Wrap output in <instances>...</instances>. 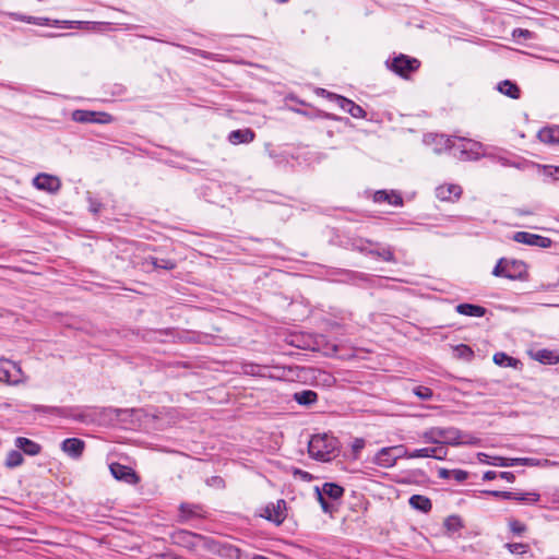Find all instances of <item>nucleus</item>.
<instances>
[{"label":"nucleus","instance_id":"nucleus-1","mask_svg":"<svg viewBox=\"0 0 559 559\" xmlns=\"http://www.w3.org/2000/svg\"><path fill=\"white\" fill-rule=\"evenodd\" d=\"M421 438L426 443L432 444H475L478 439L472 435L465 433L454 427H431L421 433Z\"/></svg>","mask_w":559,"mask_h":559},{"label":"nucleus","instance_id":"nucleus-2","mask_svg":"<svg viewBox=\"0 0 559 559\" xmlns=\"http://www.w3.org/2000/svg\"><path fill=\"white\" fill-rule=\"evenodd\" d=\"M337 445L338 441L333 436L314 435L308 443V452L316 460L330 461L336 455Z\"/></svg>","mask_w":559,"mask_h":559},{"label":"nucleus","instance_id":"nucleus-3","mask_svg":"<svg viewBox=\"0 0 559 559\" xmlns=\"http://www.w3.org/2000/svg\"><path fill=\"white\" fill-rule=\"evenodd\" d=\"M527 267L523 261L507 260L501 258L492 270V275L509 280H523L526 277Z\"/></svg>","mask_w":559,"mask_h":559},{"label":"nucleus","instance_id":"nucleus-4","mask_svg":"<svg viewBox=\"0 0 559 559\" xmlns=\"http://www.w3.org/2000/svg\"><path fill=\"white\" fill-rule=\"evenodd\" d=\"M24 380L25 376L16 362L10 359H0V382L19 384Z\"/></svg>","mask_w":559,"mask_h":559},{"label":"nucleus","instance_id":"nucleus-5","mask_svg":"<svg viewBox=\"0 0 559 559\" xmlns=\"http://www.w3.org/2000/svg\"><path fill=\"white\" fill-rule=\"evenodd\" d=\"M420 66V61L406 55H399L393 58L390 69L402 78H407L409 73L415 72Z\"/></svg>","mask_w":559,"mask_h":559},{"label":"nucleus","instance_id":"nucleus-6","mask_svg":"<svg viewBox=\"0 0 559 559\" xmlns=\"http://www.w3.org/2000/svg\"><path fill=\"white\" fill-rule=\"evenodd\" d=\"M404 445L382 448L374 457V463L381 467H392L397 459L404 455Z\"/></svg>","mask_w":559,"mask_h":559},{"label":"nucleus","instance_id":"nucleus-7","mask_svg":"<svg viewBox=\"0 0 559 559\" xmlns=\"http://www.w3.org/2000/svg\"><path fill=\"white\" fill-rule=\"evenodd\" d=\"M512 239L519 243H524L527 246H534L539 248H549L552 243L550 238L536 234H531L527 231H516L513 235Z\"/></svg>","mask_w":559,"mask_h":559},{"label":"nucleus","instance_id":"nucleus-8","mask_svg":"<svg viewBox=\"0 0 559 559\" xmlns=\"http://www.w3.org/2000/svg\"><path fill=\"white\" fill-rule=\"evenodd\" d=\"M73 120L82 123H108L111 121V116L107 112H97L90 110H75L72 115Z\"/></svg>","mask_w":559,"mask_h":559},{"label":"nucleus","instance_id":"nucleus-9","mask_svg":"<svg viewBox=\"0 0 559 559\" xmlns=\"http://www.w3.org/2000/svg\"><path fill=\"white\" fill-rule=\"evenodd\" d=\"M109 469L111 475L117 480H121L130 485H135L140 480V477L131 467L122 465L120 463L110 464Z\"/></svg>","mask_w":559,"mask_h":559},{"label":"nucleus","instance_id":"nucleus-10","mask_svg":"<svg viewBox=\"0 0 559 559\" xmlns=\"http://www.w3.org/2000/svg\"><path fill=\"white\" fill-rule=\"evenodd\" d=\"M286 501L280 499L276 503H270L265 507L263 516L275 523L276 525H281L286 518Z\"/></svg>","mask_w":559,"mask_h":559},{"label":"nucleus","instance_id":"nucleus-11","mask_svg":"<svg viewBox=\"0 0 559 559\" xmlns=\"http://www.w3.org/2000/svg\"><path fill=\"white\" fill-rule=\"evenodd\" d=\"M407 459H419V457H433L436 460H443L447 456V450L442 447L435 448H423L408 451L404 447V454Z\"/></svg>","mask_w":559,"mask_h":559},{"label":"nucleus","instance_id":"nucleus-12","mask_svg":"<svg viewBox=\"0 0 559 559\" xmlns=\"http://www.w3.org/2000/svg\"><path fill=\"white\" fill-rule=\"evenodd\" d=\"M33 185L38 190L47 191L50 193L57 192L61 187L59 178L48 174L37 175L33 180Z\"/></svg>","mask_w":559,"mask_h":559},{"label":"nucleus","instance_id":"nucleus-13","mask_svg":"<svg viewBox=\"0 0 559 559\" xmlns=\"http://www.w3.org/2000/svg\"><path fill=\"white\" fill-rule=\"evenodd\" d=\"M461 194L462 188L454 183L442 185L436 189V197L440 201L454 202L460 199Z\"/></svg>","mask_w":559,"mask_h":559},{"label":"nucleus","instance_id":"nucleus-14","mask_svg":"<svg viewBox=\"0 0 559 559\" xmlns=\"http://www.w3.org/2000/svg\"><path fill=\"white\" fill-rule=\"evenodd\" d=\"M490 465L495 466H516V465H527V466H535L538 465V460L533 457H502V456H492V462H489Z\"/></svg>","mask_w":559,"mask_h":559},{"label":"nucleus","instance_id":"nucleus-15","mask_svg":"<svg viewBox=\"0 0 559 559\" xmlns=\"http://www.w3.org/2000/svg\"><path fill=\"white\" fill-rule=\"evenodd\" d=\"M204 510L200 504L181 503L179 507L178 522L186 523L191 519L203 518Z\"/></svg>","mask_w":559,"mask_h":559},{"label":"nucleus","instance_id":"nucleus-16","mask_svg":"<svg viewBox=\"0 0 559 559\" xmlns=\"http://www.w3.org/2000/svg\"><path fill=\"white\" fill-rule=\"evenodd\" d=\"M242 372L252 377H262V378H282L284 374H275L270 372V368L264 365H258L252 362H247L241 366Z\"/></svg>","mask_w":559,"mask_h":559},{"label":"nucleus","instance_id":"nucleus-17","mask_svg":"<svg viewBox=\"0 0 559 559\" xmlns=\"http://www.w3.org/2000/svg\"><path fill=\"white\" fill-rule=\"evenodd\" d=\"M84 448V441L78 438H68L63 440L61 443L62 451L73 459L80 457L83 453Z\"/></svg>","mask_w":559,"mask_h":559},{"label":"nucleus","instance_id":"nucleus-18","mask_svg":"<svg viewBox=\"0 0 559 559\" xmlns=\"http://www.w3.org/2000/svg\"><path fill=\"white\" fill-rule=\"evenodd\" d=\"M254 131L249 128H246L231 131L228 135V141L234 145H238L242 143H250L254 140Z\"/></svg>","mask_w":559,"mask_h":559},{"label":"nucleus","instance_id":"nucleus-19","mask_svg":"<svg viewBox=\"0 0 559 559\" xmlns=\"http://www.w3.org/2000/svg\"><path fill=\"white\" fill-rule=\"evenodd\" d=\"M15 447L27 455H37L41 450L38 443L25 437H17Z\"/></svg>","mask_w":559,"mask_h":559},{"label":"nucleus","instance_id":"nucleus-20","mask_svg":"<svg viewBox=\"0 0 559 559\" xmlns=\"http://www.w3.org/2000/svg\"><path fill=\"white\" fill-rule=\"evenodd\" d=\"M537 138L547 144H559V126L543 128L538 131Z\"/></svg>","mask_w":559,"mask_h":559},{"label":"nucleus","instance_id":"nucleus-21","mask_svg":"<svg viewBox=\"0 0 559 559\" xmlns=\"http://www.w3.org/2000/svg\"><path fill=\"white\" fill-rule=\"evenodd\" d=\"M373 200L379 203L386 202L392 205H402L403 203L402 197L399 193L394 191L388 192L385 190L377 191L373 195Z\"/></svg>","mask_w":559,"mask_h":559},{"label":"nucleus","instance_id":"nucleus-22","mask_svg":"<svg viewBox=\"0 0 559 559\" xmlns=\"http://www.w3.org/2000/svg\"><path fill=\"white\" fill-rule=\"evenodd\" d=\"M456 312L468 317H483L486 313V308L473 304H460L455 308Z\"/></svg>","mask_w":559,"mask_h":559},{"label":"nucleus","instance_id":"nucleus-23","mask_svg":"<svg viewBox=\"0 0 559 559\" xmlns=\"http://www.w3.org/2000/svg\"><path fill=\"white\" fill-rule=\"evenodd\" d=\"M376 246L374 249L368 251L369 255L378 257L386 262H395L394 252L391 247H384L380 243H373Z\"/></svg>","mask_w":559,"mask_h":559},{"label":"nucleus","instance_id":"nucleus-24","mask_svg":"<svg viewBox=\"0 0 559 559\" xmlns=\"http://www.w3.org/2000/svg\"><path fill=\"white\" fill-rule=\"evenodd\" d=\"M294 400L304 406H311L318 400V394L312 390H304L294 394Z\"/></svg>","mask_w":559,"mask_h":559},{"label":"nucleus","instance_id":"nucleus-25","mask_svg":"<svg viewBox=\"0 0 559 559\" xmlns=\"http://www.w3.org/2000/svg\"><path fill=\"white\" fill-rule=\"evenodd\" d=\"M320 492H322V496L324 497H329L332 500H337L343 496L344 489L337 484L325 483L320 489Z\"/></svg>","mask_w":559,"mask_h":559},{"label":"nucleus","instance_id":"nucleus-26","mask_svg":"<svg viewBox=\"0 0 559 559\" xmlns=\"http://www.w3.org/2000/svg\"><path fill=\"white\" fill-rule=\"evenodd\" d=\"M498 91L500 93H502L503 95H507L513 99L520 98L521 92H520L519 86L509 80H504V81L500 82L498 84Z\"/></svg>","mask_w":559,"mask_h":559},{"label":"nucleus","instance_id":"nucleus-27","mask_svg":"<svg viewBox=\"0 0 559 559\" xmlns=\"http://www.w3.org/2000/svg\"><path fill=\"white\" fill-rule=\"evenodd\" d=\"M409 504L412 508L423 512H429L432 508L430 499L420 495L412 496L409 498Z\"/></svg>","mask_w":559,"mask_h":559},{"label":"nucleus","instance_id":"nucleus-28","mask_svg":"<svg viewBox=\"0 0 559 559\" xmlns=\"http://www.w3.org/2000/svg\"><path fill=\"white\" fill-rule=\"evenodd\" d=\"M535 359L542 364L554 365L559 361L558 355H556L552 350L549 349H540L536 352Z\"/></svg>","mask_w":559,"mask_h":559},{"label":"nucleus","instance_id":"nucleus-29","mask_svg":"<svg viewBox=\"0 0 559 559\" xmlns=\"http://www.w3.org/2000/svg\"><path fill=\"white\" fill-rule=\"evenodd\" d=\"M493 362L501 367H514L516 368L520 362L518 359L507 355L506 353H496L493 355Z\"/></svg>","mask_w":559,"mask_h":559},{"label":"nucleus","instance_id":"nucleus-30","mask_svg":"<svg viewBox=\"0 0 559 559\" xmlns=\"http://www.w3.org/2000/svg\"><path fill=\"white\" fill-rule=\"evenodd\" d=\"M454 353L457 358L464 359L466 361L472 360L474 357V352L468 345L460 344L454 347Z\"/></svg>","mask_w":559,"mask_h":559},{"label":"nucleus","instance_id":"nucleus-31","mask_svg":"<svg viewBox=\"0 0 559 559\" xmlns=\"http://www.w3.org/2000/svg\"><path fill=\"white\" fill-rule=\"evenodd\" d=\"M540 496L537 492H513L511 499L521 502L535 503L539 500Z\"/></svg>","mask_w":559,"mask_h":559},{"label":"nucleus","instance_id":"nucleus-32","mask_svg":"<svg viewBox=\"0 0 559 559\" xmlns=\"http://www.w3.org/2000/svg\"><path fill=\"white\" fill-rule=\"evenodd\" d=\"M23 461H24V459H23L22 453L17 450H12L8 453V456L5 460V465L11 468L17 467L23 463Z\"/></svg>","mask_w":559,"mask_h":559},{"label":"nucleus","instance_id":"nucleus-33","mask_svg":"<svg viewBox=\"0 0 559 559\" xmlns=\"http://www.w3.org/2000/svg\"><path fill=\"white\" fill-rule=\"evenodd\" d=\"M350 245L354 250H357L361 253L368 254V251L371 250L369 247L372 245V241L362 239V238H358V239H353Z\"/></svg>","mask_w":559,"mask_h":559},{"label":"nucleus","instance_id":"nucleus-34","mask_svg":"<svg viewBox=\"0 0 559 559\" xmlns=\"http://www.w3.org/2000/svg\"><path fill=\"white\" fill-rule=\"evenodd\" d=\"M462 526V520L457 515L448 516L444 521V527L449 532H457Z\"/></svg>","mask_w":559,"mask_h":559},{"label":"nucleus","instance_id":"nucleus-35","mask_svg":"<svg viewBox=\"0 0 559 559\" xmlns=\"http://www.w3.org/2000/svg\"><path fill=\"white\" fill-rule=\"evenodd\" d=\"M150 261L155 269L173 270L176 265L174 261L168 259L150 258Z\"/></svg>","mask_w":559,"mask_h":559},{"label":"nucleus","instance_id":"nucleus-36","mask_svg":"<svg viewBox=\"0 0 559 559\" xmlns=\"http://www.w3.org/2000/svg\"><path fill=\"white\" fill-rule=\"evenodd\" d=\"M329 97L332 98L333 100H335V103L345 111V112H348V110L350 109V105L354 104L353 100L350 99H347L341 95H336V94H332V93H329Z\"/></svg>","mask_w":559,"mask_h":559},{"label":"nucleus","instance_id":"nucleus-37","mask_svg":"<svg viewBox=\"0 0 559 559\" xmlns=\"http://www.w3.org/2000/svg\"><path fill=\"white\" fill-rule=\"evenodd\" d=\"M316 493L323 512L332 514L335 511V507L326 501L325 497L322 496V492H320L319 487H316Z\"/></svg>","mask_w":559,"mask_h":559},{"label":"nucleus","instance_id":"nucleus-38","mask_svg":"<svg viewBox=\"0 0 559 559\" xmlns=\"http://www.w3.org/2000/svg\"><path fill=\"white\" fill-rule=\"evenodd\" d=\"M509 527L513 534L519 535V536L522 535L523 533H525L527 530V527L524 523H522L515 519H511L509 521Z\"/></svg>","mask_w":559,"mask_h":559},{"label":"nucleus","instance_id":"nucleus-39","mask_svg":"<svg viewBox=\"0 0 559 559\" xmlns=\"http://www.w3.org/2000/svg\"><path fill=\"white\" fill-rule=\"evenodd\" d=\"M414 394L424 401H428L433 396L432 390L428 386H423V385L415 388Z\"/></svg>","mask_w":559,"mask_h":559},{"label":"nucleus","instance_id":"nucleus-40","mask_svg":"<svg viewBox=\"0 0 559 559\" xmlns=\"http://www.w3.org/2000/svg\"><path fill=\"white\" fill-rule=\"evenodd\" d=\"M88 210L93 214H98L102 211L103 204L100 201L95 199L91 193H87Z\"/></svg>","mask_w":559,"mask_h":559},{"label":"nucleus","instance_id":"nucleus-41","mask_svg":"<svg viewBox=\"0 0 559 559\" xmlns=\"http://www.w3.org/2000/svg\"><path fill=\"white\" fill-rule=\"evenodd\" d=\"M194 535H192L190 532L181 530V531L176 532L173 535V538H174L175 543H177V544H185V543H188V539H190Z\"/></svg>","mask_w":559,"mask_h":559},{"label":"nucleus","instance_id":"nucleus-42","mask_svg":"<svg viewBox=\"0 0 559 559\" xmlns=\"http://www.w3.org/2000/svg\"><path fill=\"white\" fill-rule=\"evenodd\" d=\"M348 114L354 118H365L366 116V111L362 109V107L355 103L350 105Z\"/></svg>","mask_w":559,"mask_h":559},{"label":"nucleus","instance_id":"nucleus-43","mask_svg":"<svg viewBox=\"0 0 559 559\" xmlns=\"http://www.w3.org/2000/svg\"><path fill=\"white\" fill-rule=\"evenodd\" d=\"M484 493L501 499H511L513 497V492L511 491L485 490Z\"/></svg>","mask_w":559,"mask_h":559},{"label":"nucleus","instance_id":"nucleus-44","mask_svg":"<svg viewBox=\"0 0 559 559\" xmlns=\"http://www.w3.org/2000/svg\"><path fill=\"white\" fill-rule=\"evenodd\" d=\"M508 548L512 554H525L528 546L522 543L508 544Z\"/></svg>","mask_w":559,"mask_h":559},{"label":"nucleus","instance_id":"nucleus-45","mask_svg":"<svg viewBox=\"0 0 559 559\" xmlns=\"http://www.w3.org/2000/svg\"><path fill=\"white\" fill-rule=\"evenodd\" d=\"M452 477L451 479H454L457 483H462L467 479L468 473L463 469H452L451 471Z\"/></svg>","mask_w":559,"mask_h":559},{"label":"nucleus","instance_id":"nucleus-46","mask_svg":"<svg viewBox=\"0 0 559 559\" xmlns=\"http://www.w3.org/2000/svg\"><path fill=\"white\" fill-rule=\"evenodd\" d=\"M512 36L522 37L524 39H532L534 37V33L525 28H515L512 33Z\"/></svg>","mask_w":559,"mask_h":559},{"label":"nucleus","instance_id":"nucleus-47","mask_svg":"<svg viewBox=\"0 0 559 559\" xmlns=\"http://www.w3.org/2000/svg\"><path fill=\"white\" fill-rule=\"evenodd\" d=\"M364 447H365V440L364 439L356 438L353 441L352 449H353V452H354L355 456L358 455V453L364 449Z\"/></svg>","mask_w":559,"mask_h":559},{"label":"nucleus","instance_id":"nucleus-48","mask_svg":"<svg viewBox=\"0 0 559 559\" xmlns=\"http://www.w3.org/2000/svg\"><path fill=\"white\" fill-rule=\"evenodd\" d=\"M451 471L452 469H447V468L441 467L438 469V475L442 479H451V477H452Z\"/></svg>","mask_w":559,"mask_h":559},{"label":"nucleus","instance_id":"nucleus-49","mask_svg":"<svg viewBox=\"0 0 559 559\" xmlns=\"http://www.w3.org/2000/svg\"><path fill=\"white\" fill-rule=\"evenodd\" d=\"M498 476L501 477L502 479H506L509 483H513L515 479L514 474L511 472H501L500 474H498Z\"/></svg>","mask_w":559,"mask_h":559},{"label":"nucleus","instance_id":"nucleus-50","mask_svg":"<svg viewBox=\"0 0 559 559\" xmlns=\"http://www.w3.org/2000/svg\"><path fill=\"white\" fill-rule=\"evenodd\" d=\"M498 476L497 472L495 471H487L483 475L484 480H492Z\"/></svg>","mask_w":559,"mask_h":559},{"label":"nucleus","instance_id":"nucleus-51","mask_svg":"<svg viewBox=\"0 0 559 559\" xmlns=\"http://www.w3.org/2000/svg\"><path fill=\"white\" fill-rule=\"evenodd\" d=\"M440 143L444 144L447 148L452 147V140L450 138H444L443 135L440 136Z\"/></svg>","mask_w":559,"mask_h":559},{"label":"nucleus","instance_id":"nucleus-52","mask_svg":"<svg viewBox=\"0 0 559 559\" xmlns=\"http://www.w3.org/2000/svg\"><path fill=\"white\" fill-rule=\"evenodd\" d=\"M550 176H552L555 179H559V167L552 168V170L549 173Z\"/></svg>","mask_w":559,"mask_h":559},{"label":"nucleus","instance_id":"nucleus-53","mask_svg":"<svg viewBox=\"0 0 559 559\" xmlns=\"http://www.w3.org/2000/svg\"><path fill=\"white\" fill-rule=\"evenodd\" d=\"M481 456H484V457H489L487 454H485V453H480V454H479V461H480V462H483V463L490 464V463H489L490 461H487V459H484V460H483V459H481Z\"/></svg>","mask_w":559,"mask_h":559},{"label":"nucleus","instance_id":"nucleus-54","mask_svg":"<svg viewBox=\"0 0 559 559\" xmlns=\"http://www.w3.org/2000/svg\"><path fill=\"white\" fill-rule=\"evenodd\" d=\"M280 3H285L287 2L288 0H277Z\"/></svg>","mask_w":559,"mask_h":559}]
</instances>
